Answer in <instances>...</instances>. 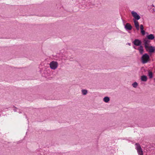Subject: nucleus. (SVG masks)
Wrapping results in <instances>:
<instances>
[{
	"label": "nucleus",
	"instance_id": "nucleus-1",
	"mask_svg": "<svg viewBox=\"0 0 155 155\" xmlns=\"http://www.w3.org/2000/svg\"><path fill=\"white\" fill-rule=\"evenodd\" d=\"M150 57L147 53L143 54L141 58V62L143 64H145L148 62L149 61Z\"/></svg>",
	"mask_w": 155,
	"mask_h": 155
},
{
	"label": "nucleus",
	"instance_id": "nucleus-2",
	"mask_svg": "<svg viewBox=\"0 0 155 155\" xmlns=\"http://www.w3.org/2000/svg\"><path fill=\"white\" fill-rule=\"evenodd\" d=\"M50 67L53 70L56 69L58 66V62L55 61H52L49 64Z\"/></svg>",
	"mask_w": 155,
	"mask_h": 155
},
{
	"label": "nucleus",
	"instance_id": "nucleus-3",
	"mask_svg": "<svg viewBox=\"0 0 155 155\" xmlns=\"http://www.w3.org/2000/svg\"><path fill=\"white\" fill-rule=\"evenodd\" d=\"M135 145L136 149L139 155H143V151L139 143H136Z\"/></svg>",
	"mask_w": 155,
	"mask_h": 155
},
{
	"label": "nucleus",
	"instance_id": "nucleus-4",
	"mask_svg": "<svg viewBox=\"0 0 155 155\" xmlns=\"http://www.w3.org/2000/svg\"><path fill=\"white\" fill-rule=\"evenodd\" d=\"M134 18V19L138 20L140 18V16L137 14V13L134 11H132L131 12Z\"/></svg>",
	"mask_w": 155,
	"mask_h": 155
},
{
	"label": "nucleus",
	"instance_id": "nucleus-5",
	"mask_svg": "<svg viewBox=\"0 0 155 155\" xmlns=\"http://www.w3.org/2000/svg\"><path fill=\"white\" fill-rule=\"evenodd\" d=\"M143 42L145 48L147 49V48H148V46H149L150 41L147 39L146 38L144 40Z\"/></svg>",
	"mask_w": 155,
	"mask_h": 155
},
{
	"label": "nucleus",
	"instance_id": "nucleus-6",
	"mask_svg": "<svg viewBox=\"0 0 155 155\" xmlns=\"http://www.w3.org/2000/svg\"><path fill=\"white\" fill-rule=\"evenodd\" d=\"M146 49L147 51H148L150 53L153 52L155 51V48L152 46H148V48H147V49Z\"/></svg>",
	"mask_w": 155,
	"mask_h": 155
},
{
	"label": "nucleus",
	"instance_id": "nucleus-7",
	"mask_svg": "<svg viewBox=\"0 0 155 155\" xmlns=\"http://www.w3.org/2000/svg\"><path fill=\"white\" fill-rule=\"evenodd\" d=\"M134 44L136 46H140L141 45V42L138 39H135L134 42Z\"/></svg>",
	"mask_w": 155,
	"mask_h": 155
},
{
	"label": "nucleus",
	"instance_id": "nucleus-8",
	"mask_svg": "<svg viewBox=\"0 0 155 155\" xmlns=\"http://www.w3.org/2000/svg\"><path fill=\"white\" fill-rule=\"evenodd\" d=\"M125 28L126 30H131L132 28V27L130 24L127 23L125 25Z\"/></svg>",
	"mask_w": 155,
	"mask_h": 155
},
{
	"label": "nucleus",
	"instance_id": "nucleus-9",
	"mask_svg": "<svg viewBox=\"0 0 155 155\" xmlns=\"http://www.w3.org/2000/svg\"><path fill=\"white\" fill-rule=\"evenodd\" d=\"M133 20L135 27L137 30H139V24L138 21L134 19H133Z\"/></svg>",
	"mask_w": 155,
	"mask_h": 155
},
{
	"label": "nucleus",
	"instance_id": "nucleus-10",
	"mask_svg": "<svg viewBox=\"0 0 155 155\" xmlns=\"http://www.w3.org/2000/svg\"><path fill=\"white\" fill-rule=\"evenodd\" d=\"M147 39L150 40H153L154 38V35L152 34H150L147 36Z\"/></svg>",
	"mask_w": 155,
	"mask_h": 155
},
{
	"label": "nucleus",
	"instance_id": "nucleus-11",
	"mask_svg": "<svg viewBox=\"0 0 155 155\" xmlns=\"http://www.w3.org/2000/svg\"><path fill=\"white\" fill-rule=\"evenodd\" d=\"M138 49L140 54H142L143 53L144 50L142 46L140 45Z\"/></svg>",
	"mask_w": 155,
	"mask_h": 155
},
{
	"label": "nucleus",
	"instance_id": "nucleus-12",
	"mask_svg": "<svg viewBox=\"0 0 155 155\" xmlns=\"http://www.w3.org/2000/svg\"><path fill=\"white\" fill-rule=\"evenodd\" d=\"M141 79L143 81H146L147 80V78L146 76L143 75L141 76Z\"/></svg>",
	"mask_w": 155,
	"mask_h": 155
},
{
	"label": "nucleus",
	"instance_id": "nucleus-13",
	"mask_svg": "<svg viewBox=\"0 0 155 155\" xmlns=\"http://www.w3.org/2000/svg\"><path fill=\"white\" fill-rule=\"evenodd\" d=\"M110 99L109 97H106L103 98V101L106 103H108L110 101Z\"/></svg>",
	"mask_w": 155,
	"mask_h": 155
},
{
	"label": "nucleus",
	"instance_id": "nucleus-14",
	"mask_svg": "<svg viewBox=\"0 0 155 155\" xmlns=\"http://www.w3.org/2000/svg\"><path fill=\"white\" fill-rule=\"evenodd\" d=\"M81 92L83 95H86L87 93V90L85 89L82 90H81Z\"/></svg>",
	"mask_w": 155,
	"mask_h": 155
},
{
	"label": "nucleus",
	"instance_id": "nucleus-15",
	"mask_svg": "<svg viewBox=\"0 0 155 155\" xmlns=\"http://www.w3.org/2000/svg\"><path fill=\"white\" fill-rule=\"evenodd\" d=\"M148 76L149 77V78H151L153 77V73L152 72L150 71H148Z\"/></svg>",
	"mask_w": 155,
	"mask_h": 155
},
{
	"label": "nucleus",
	"instance_id": "nucleus-16",
	"mask_svg": "<svg viewBox=\"0 0 155 155\" xmlns=\"http://www.w3.org/2000/svg\"><path fill=\"white\" fill-rule=\"evenodd\" d=\"M132 85L133 87L136 88L138 86V84L137 82H135L132 84Z\"/></svg>",
	"mask_w": 155,
	"mask_h": 155
},
{
	"label": "nucleus",
	"instance_id": "nucleus-17",
	"mask_svg": "<svg viewBox=\"0 0 155 155\" xmlns=\"http://www.w3.org/2000/svg\"><path fill=\"white\" fill-rule=\"evenodd\" d=\"M141 32L143 35L145 34V31L143 30H141Z\"/></svg>",
	"mask_w": 155,
	"mask_h": 155
},
{
	"label": "nucleus",
	"instance_id": "nucleus-18",
	"mask_svg": "<svg viewBox=\"0 0 155 155\" xmlns=\"http://www.w3.org/2000/svg\"><path fill=\"white\" fill-rule=\"evenodd\" d=\"M140 29L141 30H143V27L142 25H140Z\"/></svg>",
	"mask_w": 155,
	"mask_h": 155
},
{
	"label": "nucleus",
	"instance_id": "nucleus-19",
	"mask_svg": "<svg viewBox=\"0 0 155 155\" xmlns=\"http://www.w3.org/2000/svg\"><path fill=\"white\" fill-rule=\"evenodd\" d=\"M127 44L128 45H130V43H128Z\"/></svg>",
	"mask_w": 155,
	"mask_h": 155
},
{
	"label": "nucleus",
	"instance_id": "nucleus-20",
	"mask_svg": "<svg viewBox=\"0 0 155 155\" xmlns=\"http://www.w3.org/2000/svg\"><path fill=\"white\" fill-rule=\"evenodd\" d=\"M154 80H155V78L154 79Z\"/></svg>",
	"mask_w": 155,
	"mask_h": 155
}]
</instances>
